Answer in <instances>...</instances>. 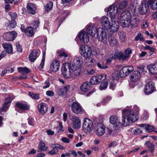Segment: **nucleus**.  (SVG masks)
Returning a JSON list of instances; mask_svg holds the SVG:
<instances>
[{
  "instance_id": "f257e3e1",
  "label": "nucleus",
  "mask_w": 157,
  "mask_h": 157,
  "mask_svg": "<svg viewBox=\"0 0 157 157\" xmlns=\"http://www.w3.org/2000/svg\"><path fill=\"white\" fill-rule=\"evenodd\" d=\"M122 113V125L123 126H128L136 121L139 118L136 113H134L128 109L123 110Z\"/></svg>"
},
{
  "instance_id": "f03ea898",
  "label": "nucleus",
  "mask_w": 157,
  "mask_h": 157,
  "mask_svg": "<svg viewBox=\"0 0 157 157\" xmlns=\"http://www.w3.org/2000/svg\"><path fill=\"white\" fill-rule=\"evenodd\" d=\"M93 128L92 121L89 118L84 119L82 125V130L86 133H90Z\"/></svg>"
},
{
  "instance_id": "7ed1b4c3",
  "label": "nucleus",
  "mask_w": 157,
  "mask_h": 157,
  "mask_svg": "<svg viewBox=\"0 0 157 157\" xmlns=\"http://www.w3.org/2000/svg\"><path fill=\"white\" fill-rule=\"evenodd\" d=\"M67 65L69 69L71 71L72 75L75 78L78 77L82 72V67L79 65L76 66V64L71 63H68Z\"/></svg>"
},
{
  "instance_id": "20e7f679",
  "label": "nucleus",
  "mask_w": 157,
  "mask_h": 157,
  "mask_svg": "<svg viewBox=\"0 0 157 157\" xmlns=\"http://www.w3.org/2000/svg\"><path fill=\"white\" fill-rule=\"evenodd\" d=\"M80 52L81 55L85 58L90 57L92 54L91 48L87 45H82L80 47Z\"/></svg>"
},
{
  "instance_id": "39448f33",
  "label": "nucleus",
  "mask_w": 157,
  "mask_h": 157,
  "mask_svg": "<svg viewBox=\"0 0 157 157\" xmlns=\"http://www.w3.org/2000/svg\"><path fill=\"white\" fill-rule=\"evenodd\" d=\"M100 31L101 32L97 35V38L99 41L105 44H107L108 34L104 29L100 28L98 31Z\"/></svg>"
},
{
  "instance_id": "423d86ee",
  "label": "nucleus",
  "mask_w": 157,
  "mask_h": 157,
  "mask_svg": "<svg viewBox=\"0 0 157 157\" xmlns=\"http://www.w3.org/2000/svg\"><path fill=\"white\" fill-rule=\"evenodd\" d=\"M106 77L107 75L105 74H102L101 75H97L94 76L91 78L90 82L92 85H96L102 80H105Z\"/></svg>"
},
{
  "instance_id": "0eeeda50",
  "label": "nucleus",
  "mask_w": 157,
  "mask_h": 157,
  "mask_svg": "<svg viewBox=\"0 0 157 157\" xmlns=\"http://www.w3.org/2000/svg\"><path fill=\"white\" fill-rule=\"evenodd\" d=\"M118 9L117 5L115 4H113L108 8V12L111 19H115L117 13L119 12Z\"/></svg>"
},
{
  "instance_id": "6e6552de",
  "label": "nucleus",
  "mask_w": 157,
  "mask_h": 157,
  "mask_svg": "<svg viewBox=\"0 0 157 157\" xmlns=\"http://www.w3.org/2000/svg\"><path fill=\"white\" fill-rule=\"evenodd\" d=\"M71 107L72 111L76 114H81L83 112L82 107L77 102H73Z\"/></svg>"
},
{
  "instance_id": "1a4fd4ad",
  "label": "nucleus",
  "mask_w": 157,
  "mask_h": 157,
  "mask_svg": "<svg viewBox=\"0 0 157 157\" xmlns=\"http://www.w3.org/2000/svg\"><path fill=\"white\" fill-rule=\"evenodd\" d=\"M133 70V67L131 66H127L123 67L120 71V77L121 78H124L126 77Z\"/></svg>"
},
{
  "instance_id": "9d476101",
  "label": "nucleus",
  "mask_w": 157,
  "mask_h": 157,
  "mask_svg": "<svg viewBox=\"0 0 157 157\" xmlns=\"http://www.w3.org/2000/svg\"><path fill=\"white\" fill-rule=\"evenodd\" d=\"M73 128L75 129H78L81 126V120L76 116H72L71 118Z\"/></svg>"
},
{
  "instance_id": "9b49d317",
  "label": "nucleus",
  "mask_w": 157,
  "mask_h": 157,
  "mask_svg": "<svg viewBox=\"0 0 157 157\" xmlns=\"http://www.w3.org/2000/svg\"><path fill=\"white\" fill-rule=\"evenodd\" d=\"M69 69V71H67L65 66L63 65L62 67L61 70L63 75L66 78L75 79L74 77L72 75L71 71L70 69Z\"/></svg>"
},
{
  "instance_id": "f8f14e48",
  "label": "nucleus",
  "mask_w": 157,
  "mask_h": 157,
  "mask_svg": "<svg viewBox=\"0 0 157 157\" xmlns=\"http://www.w3.org/2000/svg\"><path fill=\"white\" fill-rule=\"evenodd\" d=\"M119 26V23L118 21H116L115 19H111V24L109 29H110L111 32L115 33L118 31Z\"/></svg>"
},
{
  "instance_id": "ddd939ff",
  "label": "nucleus",
  "mask_w": 157,
  "mask_h": 157,
  "mask_svg": "<svg viewBox=\"0 0 157 157\" xmlns=\"http://www.w3.org/2000/svg\"><path fill=\"white\" fill-rule=\"evenodd\" d=\"M78 36L80 40L84 43H87L89 41V36L85 32L82 31L80 32L78 35Z\"/></svg>"
},
{
  "instance_id": "4468645a",
  "label": "nucleus",
  "mask_w": 157,
  "mask_h": 157,
  "mask_svg": "<svg viewBox=\"0 0 157 157\" xmlns=\"http://www.w3.org/2000/svg\"><path fill=\"white\" fill-rule=\"evenodd\" d=\"M154 88V86L152 82H150L145 85L144 92L146 95H149L152 93Z\"/></svg>"
},
{
  "instance_id": "2eb2a0df",
  "label": "nucleus",
  "mask_w": 157,
  "mask_h": 157,
  "mask_svg": "<svg viewBox=\"0 0 157 157\" xmlns=\"http://www.w3.org/2000/svg\"><path fill=\"white\" fill-rule=\"evenodd\" d=\"M17 33L16 32H12L4 34V38L7 41H13L17 36Z\"/></svg>"
},
{
  "instance_id": "dca6fc26",
  "label": "nucleus",
  "mask_w": 157,
  "mask_h": 157,
  "mask_svg": "<svg viewBox=\"0 0 157 157\" xmlns=\"http://www.w3.org/2000/svg\"><path fill=\"white\" fill-rule=\"evenodd\" d=\"M109 121L111 124H114V127L117 128L116 129H118V127L122 126V123H121L120 121H118L117 117L115 116H113L110 117Z\"/></svg>"
},
{
  "instance_id": "f3484780",
  "label": "nucleus",
  "mask_w": 157,
  "mask_h": 157,
  "mask_svg": "<svg viewBox=\"0 0 157 157\" xmlns=\"http://www.w3.org/2000/svg\"><path fill=\"white\" fill-rule=\"evenodd\" d=\"M101 23L102 27L106 29H109L111 24L108 17L106 16H103L101 17Z\"/></svg>"
},
{
  "instance_id": "a211bd4d",
  "label": "nucleus",
  "mask_w": 157,
  "mask_h": 157,
  "mask_svg": "<svg viewBox=\"0 0 157 157\" xmlns=\"http://www.w3.org/2000/svg\"><path fill=\"white\" fill-rule=\"evenodd\" d=\"M148 7L149 4L147 0H144L140 7L139 10L140 13L141 14H145L147 12Z\"/></svg>"
},
{
  "instance_id": "6ab92c4d",
  "label": "nucleus",
  "mask_w": 157,
  "mask_h": 157,
  "mask_svg": "<svg viewBox=\"0 0 157 157\" xmlns=\"http://www.w3.org/2000/svg\"><path fill=\"white\" fill-rule=\"evenodd\" d=\"M95 132L98 135H103L105 132L104 126L102 123L98 124L96 128Z\"/></svg>"
},
{
  "instance_id": "aec40b11",
  "label": "nucleus",
  "mask_w": 157,
  "mask_h": 157,
  "mask_svg": "<svg viewBox=\"0 0 157 157\" xmlns=\"http://www.w3.org/2000/svg\"><path fill=\"white\" fill-rule=\"evenodd\" d=\"M98 31V29L97 30L95 25H88L87 26L86 32L90 36H94L96 33Z\"/></svg>"
},
{
  "instance_id": "412c9836",
  "label": "nucleus",
  "mask_w": 157,
  "mask_h": 157,
  "mask_svg": "<svg viewBox=\"0 0 157 157\" xmlns=\"http://www.w3.org/2000/svg\"><path fill=\"white\" fill-rule=\"evenodd\" d=\"M60 63L59 61L56 60H53L51 63L50 68V69L53 71L56 72L59 69Z\"/></svg>"
},
{
  "instance_id": "4be33fe9",
  "label": "nucleus",
  "mask_w": 157,
  "mask_h": 157,
  "mask_svg": "<svg viewBox=\"0 0 157 157\" xmlns=\"http://www.w3.org/2000/svg\"><path fill=\"white\" fill-rule=\"evenodd\" d=\"M147 68L151 74L156 75L155 77L157 78V62L149 65Z\"/></svg>"
},
{
  "instance_id": "5701e85b",
  "label": "nucleus",
  "mask_w": 157,
  "mask_h": 157,
  "mask_svg": "<svg viewBox=\"0 0 157 157\" xmlns=\"http://www.w3.org/2000/svg\"><path fill=\"white\" fill-rule=\"evenodd\" d=\"M40 53L39 50H33L29 54V59L32 62H34L38 57Z\"/></svg>"
},
{
  "instance_id": "b1692460",
  "label": "nucleus",
  "mask_w": 157,
  "mask_h": 157,
  "mask_svg": "<svg viewBox=\"0 0 157 157\" xmlns=\"http://www.w3.org/2000/svg\"><path fill=\"white\" fill-rule=\"evenodd\" d=\"M13 99V98L10 96H8L5 99V101L3 107L2 109V110L3 111H6L7 109L9 106L10 104V103L12 100Z\"/></svg>"
},
{
  "instance_id": "393cba45",
  "label": "nucleus",
  "mask_w": 157,
  "mask_h": 157,
  "mask_svg": "<svg viewBox=\"0 0 157 157\" xmlns=\"http://www.w3.org/2000/svg\"><path fill=\"white\" fill-rule=\"evenodd\" d=\"M85 65L86 67H91L94 65L95 63V60L90 57L86 58L84 59Z\"/></svg>"
},
{
  "instance_id": "a878e982",
  "label": "nucleus",
  "mask_w": 157,
  "mask_h": 157,
  "mask_svg": "<svg viewBox=\"0 0 157 157\" xmlns=\"http://www.w3.org/2000/svg\"><path fill=\"white\" fill-rule=\"evenodd\" d=\"M48 109L47 104L45 103H41L38 105V110L42 114H45L47 111Z\"/></svg>"
},
{
  "instance_id": "bb28decb",
  "label": "nucleus",
  "mask_w": 157,
  "mask_h": 157,
  "mask_svg": "<svg viewBox=\"0 0 157 157\" xmlns=\"http://www.w3.org/2000/svg\"><path fill=\"white\" fill-rule=\"evenodd\" d=\"M140 77V73L138 71H135L133 72L130 78L131 82H134L137 81Z\"/></svg>"
},
{
  "instance_id": "cd10ccee",
  "label": "nucleus",
  "mask_w": 157,
  "mask_h": 157,
  "mask_svg": "<svg viewBox=\"0 0 157 157\" xmlns=\"http://www.w3.org/2000/svg\"><path fill=\"white\" fill-rule=\"evenodd\" d=\"M120 19V20L131 19V15L130 13L128 10L123 11L121 14Z\"/></svg>"
},
{
  "instance_id": "c85d7f7f",
  "label": "nucleus",
  "mask_w": 157,
  "mask_h": 157,
  "mask_svg": "<svg viewBox=\"0 0 157 157\" xmlns=\"http://www.w3.org/2000/svg\"><path fill=\"white\" fill-rule=\"evenodd\" d=\"M109 42L110 45L112 47H116L118 44V41L116 37L113 36H110L109 39Z\"/></svg>"
},
{
  "instance_id": "c756f323",
  "label": "nucleus",
  "mask_w": 157,
  "mask_h": 157,
  "mask_svg": "<svg viewBox=\"0 0 157 157\" xmlns=\"http://www.w3.org/2000/svg\"><path fill=\"white\" fill-rule=\"evenodd\" d=\"M139 21L140 20L137 16H133L131 17V25L133 27H137V25L139 24Z\"/></svg>"
},
{
  "instance_id": "7c9ffc66",
  "label": "nucleus",
  "mask_w": 157,
  "mask_h": 157,
  "mask_svg": "<svg viewBox=\"0 0 157 157\" xmlns=\"http://www.w3.org/2000/svg\"><path fill=\"white\" fill-rule=\"evenodd\" d=\"M3 48L6 50V52L9 54H12V46L11 44L9 43H4L2 44Z\"/></svg>"
},
{
  "instance_id": "2f4dec72",
  "label": "nucleus",
  "mask_w": 157,
  "mask_h": 157,
  "mask_svg": "<svg viewBox=\"0 0 157 157\" xmlns=\"http://www.w3.org/2000/svg\"><path fill=\"white\" fill-rule=\"evenodd\" d=\"M16 105L17 108L23 110H28L29 109V106L27 104L20 102H17Z\"/></svg>"
},
{
  "instance_id": "473e14b6",
  "label": "nucleus",
  "mask_w": 157,
  "mask_h": 157,
  "mask_svg": "<svg viewBox=\"0 0 157 157\" xmlns=\"http://www.w3.org/2000/svg\"><path fill=\"white\" fill-rule=\"evenodd\" d=\"M90 83L88 82H84L80 86V90L84 92H86L90 88Z\"/></svg>"
},
{
  "instance_id": "72a5a7b5",
  "label": "nucleus",
  "mask_w": 157,
  "mask_h": 157,
  "mask_svg": "<svg viewBox=\"0 0 157 157\" xmlns=\"http://www.w3.org/2000/svg\"><path fill=\"white\" fill-rule=\"evenodd\" d=\"M27 8L29 13L33 14L35 13L36 8L33 4L30 3H28Z\"/></svg>"
},
{
  "instance_id": "f704fd0d",
  "label": "nucleus",
  "mask_w": 157,
  "mask_h": 157,
  "mask_svg": "<svg viewBox=\"0 0 157 157\" xmlns=\"http://www.w3.org/2000/svg\"><path fill=\"white\" fill-rule=\"evenodd\" d=\"M149 6H150L151 8L153 10L157 9V0H147Z\"/></svg>"
},
{
  "instance_id": "c9c22d12",
  "label": "nucleus",
  "mask_w": 157,
  "mask_h": 157,
  "mask_svg": "<svg viewBox=\"0 0 157 157\" xmlns=\"http://www.w3.org/2000/svg\"><path fill=\"white\" fill-rule=\"evenodd\" d=\"M83 61V59L80 56H76L75 57L74 59V62L72 64H75L76 66L79 65L81 67V64Z\"/></svg>"
},
{
  "instance_id": "e433bc0d",
  "label": "nucleus",
  "mask_w": 157,
  "mask_h": 157,
  "mask_svg": "<svg viewBox=\"0 0 157 157\" xmlns=\"http://www.w3.org/2000/svg\"><path fill=\"white\" fill-rule=\"evenodd\" d=\"M48 149V147L45 146V143L42 141H41L39 144V147L38 148V151L40 152L42 151H47Z\"/></svg>"
},
{
  "instance_id": "4c0bfd02",
  "label": "nucleus",
  "mask_w": 157,
  "mask_h": 157,
  "mask_svg": "<svg viewBox=\"0 0 157 157\" xmlns=\"http://www.w3.org/2000/svg\"><path fill=\"white\" fill-rule=\"evenodd\" d=\"M131 19H128L121 20V24L123 27H128L131 25Z\"/></svg>"
},
{
  "instance_id": "58836bf2",
  "label": "nucleus",
  "mask_w": 157,
  "mask_h": 157,
  "mask_svg": "<svg viewBox=\"0 0 157 157\" xmlns=\"http://www.w3.org/2000/svg\"><path fill=\"white\" fill-rule=\"evenodd\" d=\"M25 33L26 35L29 36H32L34 35L33 29L32 27H29L25 30Z\"/></svg>"
},
{
  "instance_id": "ea45409f",
  "label": "nucleus",
  "mask_w": 157,
  "mask_h": 157,
  "mask_svg": "<svg viewBox=\"0 0 157 157\" xmlns=\"http://www.w3.org/2000/svg\"><path fill=\"white\" fill-rule=\"evenodd\" d=\"M18 71L19 72L21 73H26L28 74L30 71V70L28 68L25 67H19L18 68Z\"/></svg>"
},
{
  "instance_id": "a19ab883",
  "label": "nucleus",
  "mask_w": 157,
  "mask_h": 157,
  "mask_svg": "<svg viewBox=\"0 0 157 157\" xmlns=\"http://www.w3.org/2000/svg\"><path fill=\"white\" fill-rule=\"evenodd\" d=\"M146 147H147L151 152H153L154 150L155 146L154 144L150 142H147L145 144Z\"/></svg>"
},
{
  "instance_id": "79ce46f5",
  "label": "nucleus",
  "mask_w": 157,
  "mask_h": 157,
  "mask_svg": "<svg viewBox=\"0 0 157 157\" xmlns=\"http://www.w3.org/2000/svg\"><path fill=\"white\" fill-rule=\"evenodd\" d=\"M53 6V2H49L45 6V10L47 12L51 10L52 9Z\"/></svg>"
},
{
  "instance_id": "37998d69",
  "label": "nucleus",
  "mask_w": 157,
  "mask_h": 157,
  "mask_svg": "<svg viewBox=\"0 0 157 157\" xmlns=\"http://www.w3.org/2000/svg\"><path fill=\"white\" fill-rule=\"evenodd\" d=\"M127 0H124L123 1L120 2L119 4V9L122 10L127 5Z\"/></svg>"
},
{
  "instance_id": "c03bdc74",
  "label": "nucleus",
  "mask_w": 157,
  "mask_h": 157,
  "mask_svg": "<svg viewBox=\"0 0 157 157\" xmlns=\"http://www.w3.org/2000/svg\"><path fill=\"white\" fill-rule=\"evenodd\" d=\"M54 147L52 148L51 150L49 151L48 152V153L50 155H56L58 152V149L56 148V146H54Z\"/></svg>"
},
{
  "instance_id": "a18cd8bd",
  "label": "nucleus",
  "mask_w": 157,
  "mask_h": 157,
  "mask_svg": "<svg viewBox=\"0 0 157 157\" xmlns=\"http://www.w3.org/2000/svg\"><path fill=\"white\" fill-rule=\"evenodd\" d=\"M108 84V81H106V80L104 82L101 83L100 86V90H102L105 89L107 87Z\"/></svg>"
},
{
  "instance_id": "49530a36",
  "label": "nucleus",
  "mask_w": 157,
  "mask_h": 157,
  "mask_svg": "<svg viewBox=\"0 0 157 157\" xmlns=\"http://www.w3.org/2000/svg\"><path fill=\"white\" fill-rule=\"evenodd\" d=\"M135 41H137L140 40L141 41H144V40L143 37V35L140 33H138V35L135 37Z\"/></svg>"
},
{
  "instance_id": "de8ad7c7",
  "label": "nucleus",
  "mask_w": 157,
  "mask_h": 157,
  "mask_svg": "<svg viewBox=\"0 0 157 157\" xmlns=\"http://www.w3.org/2000/svg\"><path fill=\"white\" fill-rule=\"evenodd\" d=\"M120 39L121 41L124 42L125 38V34L123 32H120L118 33Z\"/></svg>"
},
{
  "instance_id": "09e8293b",
  "label": "nucleus",
  "mask_w": 157,
  "mask_h": 157,
  "mask_svg": "<svg viewBox=\"0 0 157 157\" xmlns=\"http://www.w3.org/2000/svg\"><path fill=\"white\" fill-rule=\"evenodd\" d=\"M16 25V21L14 20H12L11 22H10V25H8V28L10 29H12L15 27Z\"/></svg>"
},
{
  "instance_id": "8fccbe9b",
  "label": "nucleus",
  "mask_w": 157,
  "mask_h": 157,
  "mask_svg": "<svg viewBox=\"0 0 157 157\" xmlns=\"http://www.w3.org/2000/svg\"><path fill=\"white\" fill-rule=\"evenodd\" d=\"M111 99V98L110 96H107L106 97L104 98L101 101V102L103 105H105L109 101H110Z\"/></svg>"
},
{
  "instance_id": "3c124183",
  "label": "nucleus",
  "mask_w": 157,
  "mask_h": 157,
  "mask_svg": "<svg viewBox=\"0 0 157 157\" xmlns=\"http://www.w3.org/2000/svg\"><path fill=\"white\" fill-rule=\"evenodd\" d=\"M29 95L34 99H37L39 98V94H34L32 92H29Z\"/></svg>"
},
{
  "instance_id": "603ef678",
  "label": "nucleus",
  "mask_w": 157,
  "mask_h": 157,
  "mask_svg": "<svg viewBox=\"0 0 157 157\" xmlns=\"http://www.w3.org/2000/svg\"><path fill=\"white\" fill-rule=\"evenodd\" d=\"M59 125L57 127V130L58 133H60L63 132V127L62 125V123L60 122Z\"/></svg>"
},
{
  "instance_id": "864d4df0",
  "label": "nucleus",
  "mask_w": 157,
  "mask_h": 157,
  "mask_svg": "<svg viewBox=\"0 0 157 157\" xmlns=\"http://www.w3.org/2000/svg\"><path fill=\"white\" fill-rule=\"evenodd\" d=\"M128 56L124 54H123V53L121 52L119 60H125L128 59Z\"/></svg>"
},
{
  "instance_id": "5fc2aeb1",
  "label": "nucleus",
  "mask_w": 157,
  "mask_h": 157,
  "mask_svg": "<svg viewBox=\"0 0 157 157\" xmlns=\"http://www.w3.org/2000/svg\"><path fill=\"white\" fill-rule=\"evenodd\" d=\"M120 52H117L114 53L113 55L111 56L112 58L113 59H116L117 58H120V56L121 53Z\"/></svg>"
},
{
  "instance_id": "6e6d98bb",
  "label": "nucleus",
  "mask_w": 157,
  "mask_h": 157,
  "mask_svg": "<svg viewBox=\"0 0 157 157\" xmlns=\"http://www.w3.org/2000/svg\"><path fill=\"white\" fill-rule=\"evenodd\" d=\"M145 129L147 132H151L154 130V128L149 125H147L146 127H145Z\"/></svg>"
},
{
  "instance_id": "4d7b16f0",
  "label": "nucleus",
  "mask_w": 157,
  "mask_h": 157,
  "mask_svg": "<svg viewBox=\"0 0 157 157\" xmlns=\"http://www.w3.org/2000/svg\"><path fill=\"white\" fill-rule=\"evenodd\" d=\"M50 85V83L49 82V80L48 79V80H46L44 83L43 84L44 86H43V88L44 89H46L49 87Z\"/></svg>"
},
{
  "instance_id": "13d9d810",
  "label": "nucleus",
  "mask_w": 157,
  "mask_h": 157,
  "mask_svg": "<svg viewBox=\"0 0 157 157\" xmlns=\"http://www.w3.org/2000/svg\"><path fill=\"white\" fill-rule=\"evenodd\" d=\"M28 124L31 126H33L35 124V120L33 118H29L28 119Z\"/></svg>"
},
{
  "instance_id": "bf43d9fd",
  "label": "nucleus",
  "mask_w": 157,
  "mask_h": 157,
  "mask_svg": "<svg viewBox=\"0 0 157 157\" xmlns=\"http://www.w3.org/2000/svg\"><path fill=\"white\" fill-rule=\"evenodd\" d=\"M131 111H133L134 113H136L138 115L139 111V108L136 105H135Z\"/></svg>"
},
{
  "instance_id": "052dcab7",
  "label": "nucleus",
  "mask_w": 157,
  "mask_h": 157,
  "mask_svg": "<svg viewBox=\"0 0 157 157\" xmlns=\"http://www.w3.org/2000/svg\"><path fill=\"white\" fill-rule=\"evenodd\" d=\"M144 49L149 51L151 52H153L155 50V49L153 47H151L150 46L147 45L145 47Z\"/></svg>"
},
{
  "instance_id": "680f3d73",
  "label": "nucleus",
  "mask_w": 157,
  "mask_h": 157,
  "mask_svg": "<svg viewBox=\"0 0 157 157\" xmlns=\"http://www.w3.org/2000/svg\"><path fill=\"white\" fill-rule=\"evenodd\" d=\"M133 132L135 135L140 134L142 133V131L138 128H136L133 131Z\"/></svg>"
},
{
  "instance_id": "e2e57ef3",
  "label": "nucleus",
  "mask_w": 157,
  "mask_h": 157,
  "mask_svg": "<svg viewBox=\"0 0 157 157\" xmlns=\"http://www.w3.org/2000/svg\"><path fill=\"white\" fill-rule=\"evenodd\" d=\"M132 51L131 49L130 48H128L125 50L124 54L126 55L128 57H129V55L132 53Z\"/></svg>"
},
{
  "instance_id": "0e129e2a",
  "label": "nucleus",
  "mask_w": 157,
  "mask_h": 157,
  "mask_svg": "<svg viewBox=\"0 0 157 157\" xmlns=\"http://www.w3.org/2000/svg\"><path fill=\"white\" fill-rule=\"evenodd\" d=\"M97 66L99 68L101 69H105L108 68V66L106 65H104L103 64H101L100 63H97Z\"/></svg>"
},
{
  "instance_id": "69168bd1",
  "label": "nucleus",
  "mask_w": 157,
  "mask_h": 157,
  "mask_svg": "<svg viewBox=\"0 0 157 157\" xmlns=\"http://www.w3.org/2000/svg\"><path fill=\"white\" fill-rule=\"evenodd\" d=\"M57 52L59 54V56H64L65 57H66L68 56L67 54L64 52H61L60 51V52L59 51Z\"/></svg>"
},
{
  "instance_id": "338daca9",
  "label": "nucleus",
  "mask_w": 157,
  "mask_h": 157,
  "mask_svg": "<svg viewBox=\"0 0 157 157\" xmlns=\"http://www.w3.org/2000/svg\"><path fill=\"white\" fill-rule=\"evenodd\" d=\"M45 59H42L41 62L39 66V68L40 69H42L44 66Z\"/></svg>"
},
{
  "instance_id": "774afa93",
  "label": "nucleus",
  "mask_w": 157,
  "mask_h": 157,
  "mask_svg": "<svg viewBox=\"0 0 157 157\" xmlns=\"http://www.w3.org/2000/svg\"><path fill=\"white\" fill-rule=\"evenodd\" d=\"M49 23L48 21H46L44 26V28L48 30L49 28Z\"/></svg>"
}]
</instances>
